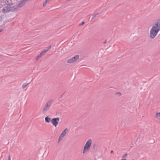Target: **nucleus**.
Instances as JSON below:
<instances>
[{"label":"nucleus","mask_w":160,"mask_h":160,"mask_svg":"<svg viewBox=\"0 0 160 160\" xmlns=\"http://www.w3.org/2000/svg\"><path fill=\"white\" fill-rule=\"evenodd\" d=\"M92 148L94 150L96 149V144L95 143L92 145Z\"/></svg>","instance_id":"nucleus-13"},{"label":"nucleus","mask_w":160,"mask_h":160,"mask_svg":"<svg viewBox=\"0 0 160 160\" xmlns=\"http://www.w3.org/2000/svg\"><path fill=\"white\" fill-rule=\"evenodd\" d=\"M160 118V112H157L156 114V118Z\"/></svg>","instance_id":"nucleus-12"},{"label":"nucleus","mask_w":160,"mask_h":160,"mask_svg":"<svg viewBox=\"0 0 160 160\" xmlns=\"http://www.w3.org/2000/svg\"><path fill=\"white\" fill-rule=\"evenodd\" d=\"M45 54V53L43 52L42 51V52L40 54V56H41V57L43 56Z\"/></svg>","instance_id":"nucleus-16"},{"label":"nucleus","mask_w":160,"mask_h":160,"mask_svg":"<svg viewBox=\"0 0 160 160\" xmlns=\"http://www.w3.org/2000/svg\"><path fill=\"white\" fill-rule=\"evenodd\" d=\"M47 0H46L45 2L43 3V5L44 7L46 5V4L47 2Z\"/></svg>","instance_id":"nucleus-18"},{"label":"nucleus","mask_w":160,"mask_h":160,"mask_svg":"<svg viewBox=\"0 0 160 160\" xmlns=\"http://www.w3.org/2000/svg\"><path fill=\"white\" fill-rule=\"evenodd\" d=\"M85 23V22L84 21L82 22L79 25V26H82Z\"/></svg>","instance_id":"nucleus-20"},{"label":"nucleus","mask_w":160,"mask_h":160,"mask_svg":"<svg viewBox=\"0 0 160 160\" xmlns=\"http://www.w3.org/2000/svg\"><path fill=\"white\" fill-rule=\"evenodd\" d=\"M128 155V154L127 153H125L123 155L122 157L123 158H124L126 157Z\"/></svg>","instance_id":"nucleus-21"},{"label":"nucleus","mask_w":160,"mask_h":160,"mask_svg":"<svg viewBox=\"0 0 160 160\" xmlns=\"http://www.w3.org/2000/svg\"><path fill=\"white\" fill-rule=\"evenodd\" d=\"M79 55H76L74 57L68 59L67 62L69 63H71L76 62L79 59Z\"/></svg>","instance_id":"nucleus-4"},{"label":"nucleus","mask_w":160,"mask_h":160,"mask_svg":"<svg viewBox=\"0 0 160 160\" xmlns=\"http://www.w3.org/2000/svg\"><path fill=\"white\" fill-rule=\"evenodd\" d=\"M160 31V19L158 20L150 31V37L153 39L156 36Z\"/></svg>","instance_id":"nucleus-1"},{"label":"nucleus","mask_w":160,"mask_h":160,"mask_svg":"<svg viewBox=\"0 0 160 160\" xmlns=\"http://www.w3.org/2000/svg\"><path fill=\"white\" fill-rule=\"evenodd\" d=\"M28 0H24L23 1H21V2L19 4V7L22 6L23 5L25 4L26 1Z\"/></svg>","instance_id":"nucleus-9"},{"label":"nucleus","mask_w":160,"mask_h":160,"mask_svg":"<svg viewBox=\"0 0 160 160\" xmlns=\"http://www.w3.org/2000/svg\"><path fill=\"white\" fill-rule=\"evenodd\" d=\"M99 14V13H98L92 15V18L91 21H92L93 19H95V18L98 19V18H96V17H97V15H98Z\"/></svg>","instance_id":"nucleus-10"},{"label":"nucleus","mask_w":160,"mask_h":160,"mask_svg":"<svg viewBox=\"0 0 160 160\" xmlns=\"http://www.w3.org/2000/svg\"><path fill=\"white\" fill-rule=\"evenodd\" d=\"M116 94H117L118 95H119L120 96L121 95V93L120 92H117L116 93Z\"/></svg>","instance_id":"nucleus-23"},{"label":"nucleus","mask_w":160,"mask_h":160,"mask_svg":"<svg viewBox=\"0 0 160 160\" xmlns=\"http://www.w3.org/2000/svg\"><path fill=\"white\" fill-rule=\"evenodd\" d=\"M122 125V126H123V127H124V126H126V124H125V125Z\"/></svg>","instance_id":"nucleus-29"},{"label":"nucleus","mask_w":160,"mask_h":160,"mask_svg":"<svg viewBox=\"0 0 160 160\" xmlns=\"http://www.w3.org/2000/svg\"><path fill=\"white\" fill-rule=\"evenodd\" d=\"M107 42V40H106L104 42H103V43L105 44Z\"/></svg>","instance_id":"nucleus-25"},{"label":"nucleus","mask_w":160,"mask_h":160,"mask_svg":"<svg viewBox=\"0 0 160 160\" xmlns=\"http://www.w3.org/2000/svg\"><path fill=\"white\" fill-rule=\"evenodd\" d=\"M63 137H62V136H61V135H60L59 137V139H58L59 141H60L61 140H62V139Z\"/></svg>","instance_id":"nucleus-14"},{"label":"nucleus","mask_w":160,"mask_h":160,"mask_svg":"<svg viewBox=\"0 0 160 160\" xmlns=\"http://www.w3.org/2000/svg\"><path fill=\"white\" fill-rule=\"evenodd\" d=\"M42 51L44 53H45L46 52H47L48 51V50H47V49H44V50H43Z\"/></svg>","instance_id":"nucleus-22"},{"label":"nucleus","mask_w":160,"mask_h":160,"mask_svg":"<svg viewBox=\"0 0 160 160\" xmlns=\"http://www.w3.org/2000/svg\"><path fill=\"white\" fill-rule=\"evenodd\" d=\"M1 2L2 3H6V2H8L7 0H1Z\"/></svg>","instance_id":"nucleus-15"},{"label":"nucleus","mask_w":160,"mask_h":160,"mask_svg":"<svg viewBox=\"0 0 160 160\" xmlns=\"http://www.w3.org/2000/svg\"><path fill=\"white\" fill-rule=\"evenodd\" d=\"M68 131V129L67 128H66L62 132L60 135L61 136H62V137H64Z\"/></svg>","instance_id":"nucleus-7"},{"label":"nucleus","mask_w":160,"mask_h":160,"mask_svg":"<svg viewBox=\"0 0 160 160\" xmlns=\"http://www.w3.org/2000/svg\"><path fill=\"white\" fill-rule=\"evenodd\" d=\"M41 56H40V55H39L38 56L36 57V60H38L39 59V58H41Z\"/></svg>","instance_id":"nucleus-17"},{"label":"nucleus","mask_w":160,"mask_h":160,"mask_svg":"<svg viewBox=\"0 0 160 160\" xmlns=\"http://www.w3.org/2000/svg\"><path fill=\"white\" fill-rule=\"evenodd\" d=\"M59 120L60 118L58 117L54 118L51 120V122L54 126L55 127H56L58 124Z\"/></svg>","instance_id":"nucleus-5"},{"label":"nucleus","mask_w":160,"mask_h":160,"mask_svg":"<svg viewBox=\"0 0 160 160\" xmlns=\"http://www.w3.org/2000/svg\"><path fill=\"white\" fill-rule=\"evenodd\" d=\"M10 4H8L4 7L2 9V12L6 13L10 11L11 7H10Z\"/></svg>","instance_id":"nucleus-6"},{"label":"nucleus","mask_w":160,"mask_h":160,"mask_svg":"<svg viewBox=\"0 0 160 160\" xmlns=\"http://www.w3.org/2000/svg\"><path fill=\"white\" fill-rule=\"evenodd\" d=\"M45 122L48 123L51 122V118L49 117L48 116H47L45 118Z\"/></svg>","instance_id":"nucleus-8"},{"label":"nucleus","mask_w":160,"mask_h":160,"mask_svg":"<svg viewBox=\"0 0 160 160\" xmlns=\"http://www.w3.org/2000/svg\"><path fill=\"white\" fill-rule=\"evenodd\" d=\"M8 160H11L10 155L9 156V157H8Z\"/></svg>","instance_id":"nucleus-27"},{"label":"nucleus","mask_w":160,"mask_h":160,"mask_svg":"<svg viewBox=\"0 0 160 160\" xmlns=\"http://www.w3.org/2000/svg\"><path fill=\"white\" fill-rule=\"evenodd\" d=\"M52 101L53 100L52 99H51L48 101L46 103L42 111L43 113H45L48 111L49 109V108L51 106V103L52 102Z\"/></svg>","instance_id":"nucleus-3"},{"label":"nucleus","mask_w":160,"mask_h":160,"mask_svg":"<svg viewBox=\"0 0 160 160\" xmlns=\"http://www.w3.org/2000/svg\"><path fill=\"white\" fill-rule=\"evenodd\" d=\"M3 31V29H0V32H1L2 31Z\"/></svg>","instance_id":"nucleus-28"},{"label":"nucleus","mask_w":160,"mask_h":160,"mask_svg":"<svg viewBox=\"0 0 160 160\" xmlns=\"http://www.w3.org/2000/svg\"><path fill=\"white\" fill-rule=\"evenodd\" d=\"M92 140L91 139H89L86 142L85 145L84 147L83 152L85 153L86 152H87L89 149L92 144Z\"/></svg>","instance_id":"nucleus-2"},{"label":"nucleus","mask_w":160,"mask_h":160,"mask_svg":"<svg viewBox=\"0 0 160 160\" xmlns=\"http://www.w3.org/2000/svg\"><path fill=\"white\" fill-rule=\"evenodd\" d=\"M29 84V83H24L22 86V88L23 89L25 88Z\"/></svg>","instance_id":"nucleus-11"},{"label":"nucleus","mask_w":160,"mask_h":160,"mask_svg":"<svg viewBox=\"0 0 160 160\" xmlns=\"http://www.w3.org/2000/svg\"><path fill=\"white\" fill-rule=\"evenodd\" d=\"M64 93H63L61 96V97H62V96L63 95V94H64Z\"/></svg>","instance_id":"nucleus-30"},{"label":"nucleus","mask_w":160,"mask_h":160,"mask_svg":"<svg viewBox=\"0 0 160 160\" xmlns=\"http://www.w3.org/2000/svg\"><path fill=\"white\" fill-rule=\"evenodd\" d=\"M113 152H114L113 150H111V153H113Z\"/></svg>","instance_id":"nucleus-24"},{"label":"nucleus","mask_w":160,"mask_h":160,"mask_svg":"<svg viewBox=\"0 0 160 160\" xmlns=\"http://www.w3.org/2000/svg\"><path fill=\"white\" fill-rule=\"evenodd\" d=\"M51 47H52L51 45H50L46 49L48 51L51 48Z\"/></svg>","instance_id":"nucleus-19"},{"label":"nucleus","mask_w":160,"mask_h":160,"mask_svg":"<svg viewBox=\"0 0 160 160\" xmlns=\"http://www.w3.org/2000/svg\"><path fill=\"white\" fill-rule=\"evenodd\" d=\"M121 160H127V159L125 158H122V159Z\"/></svg>","instance_id":"nucleus-26"}]
</instances>
